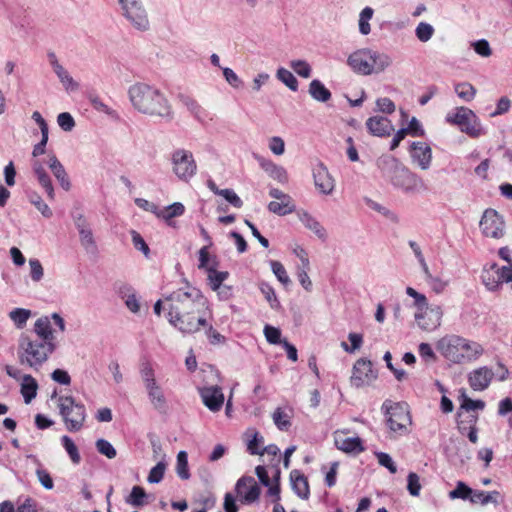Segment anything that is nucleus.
Wrapping results in <instances>:
<instances>
[{"label": "nucleus", "mask_w": 512, "mask_h": 512, "mask_svg": "<svg viewBox=\"0 0 512 512\" xmlns=\"http://www.w3.org/2000/svg\"><path fill=\"white\" fill-rule=\"evenodd\" d=\"M169 302L168 320L182 333L192 334L206 327L204 310L208 309V300L202 292L189 284L173 291L165 297Z\"/></svg>", "instance_id": "f257e3e1"}, {"label": "nucleus", "mask_w": 512, "mask_h": 512, "mask_svg": "<svg viewBox=\"0 0 512 512\" xmlns=\"http://www.w3.org/2000/svg\"><path fill=\"white\" fill-rule=\"evenodd\" d=\"M128 95L132 106L138 112L151 117H172L169 101L158 88L138 82L129 87Z\"/></svg>", "instance_id": "f03ea898"}, {"label": "nucleus", "mask_w": 512, "mask_h": 512, "mask_svg": "<svg viewBox=\"0 0 512 512\" xmlns=\"http://www.w3.org/2000/svg\"><path fill=\"white\" fill-rule=\"evenodd\" d=\"M377 165L393 186L402 189L406 193L417 192L423 186L422 179L393 156L381 157Z\"/></svg>", "instance_id": "7ed1b4c3"}, {"label": "nucleus", "mask_w": 512, "mask_h": 512, "mask_svg": "<svg viewBox=\"0 0 512 512\" xmlns=\"http://www.w3.org/2000/svg\"><path fill=\"white\" fill-rule=\"evenodd\" d=\"M55 343L34 339L33 335L22 333L18 340L17 356L19 363L38 370L55 351Z\"/></svg>", "instance_id": "20e7f679"}, {"label": "nucleus", "mask_w": 512, "mask_h": 512, "mask_svg": "<svg viewBox=\"0 0 512 512\" xmlns=\"http://www.w3.org/2000/svg\"><path fill=\"white\" fill-rule=\"evenodd\" d=\"M438 351L449 361L461 363L479 356L483 349L480 344L470 342L457 335H448L437 343Z\"/></svg>", "instance_id": "39448f33"}, {"label": "nucleus", "mask_w": 512, "mask_h": 512, "mask_svg": "<svg viewBox=\"0 0 512 512\" xmlns=\"http://www.w3.org/2000/svg\"><path fill=\"white\" fill-rule=\"evenodd\" d=\"M58 407L68 431L76 432L83 427L86 419V409L83 404L76 402L72 396H60Z\"/></svg>", "instance_id": "423d86ee"}, {"label": "nucleus", "mask_w": 512, "mask_h": 512, "mask_svg": "<svg viewBox=\"0 0 512 512\" xmlns=\"http://www.w3.org/2000/svg\"><path fill=\"white\" fill-rule=\"evenodd\" d=\"M446 121L457 125L463 133L472 138H477L483 134V128L476 114L469 108L461 106L450 112L446 116Z\"/></svg>", "instance_id": "0eeeda50"}, {"label": "nucleus", "mask_w": 512, "mask_h": 512, "mask_svg": "<svg viewBox=\"0 0 512 512\" xmlns=\"http://www.w3.org/2000/svg\"><path fill=\"white\" fill-rule=\"evenodd\" d=\"M382 410L387 416V425L393 432L405 433L407 426L411 424L408 405L405 402L393 403L391 400L384 401Z\"/></svg>", "instance_id": "6e6552de"}, {"label": "nucleus", "mask_w": 512, "mask_h": 512, "mask_svg": "<svg viewBox=\"0 0 512 512\" xmlns=\"http://www.w3.org/2000/svg\"><path fill=\"white\" fill-rule=\"evenodd\" d=\"M123 17L138 31H147L150 21L142 0H117Z\"/></svg>", "instance_id": "1a4fd4ad"}, {"label": "nucleus", "mask_w": 512, "mask_h": 512, "mask_svg": "<svg viewBox=\"0 0 512 512\" xmlns=\"http://www.w3.org/2000/svg\"><path fill=\"white\" fill-rule=\"evenodd\" d=\"M173 172L184 181H188L196 173V163L190 151L178 149L172 154Z\"/></svg>", "instance_id": "9d476101"}, {"label": "nucleus", "mask_w": 512, "mask_h": 512, "mask_svg": "<svg viewBox=\"0 0 512 512\" xmlns=\"http://www.w3.org/2000/svg\"><path fill=\"white\" fill-rule=\"evenodd\" d=\"M504 219L494 209H486L480 220V229L486 237L499 239L504 236Z\"/></svg>", "instance_id": "9b49d317"}, {"label": "nucleus", "mask_w": 512, "mask_h": 512, "mask_svg": "<svg viewBox=\"0 0 512 512\" xmlns=\"http://www.w3.org/2000/svg\"><path fill=\"white\" fill-rule=\"evenodd\" d=\"M372 366L370 360L364 358L358 359L353 366L352 375L350 377L351 385L360 388L375 381L378 375Z\"/></svg>", "instance_id": "f8f14e48"}, {"label": "nucleus", "mask_w": 512, "mask_h": 512, "mask_svg": "<svg viewBox=\"0 0 512 512\" xmlns=\"http://www.w3.org/2000/svg\"><path fill=\"white\" fill-rule=\"evenodd\" d=\"M442 309L440 306L427 305L423 310H418L415 313V320L417 325L424 331H434L441 324Z\"/></svg>", "instance_id": "ddd939ff"}, {"label": "nucleus", "mask_w": 512, "mask_h": 512, "mask_svg": "<svg viewBox=\"0 0 512 512\" xmlns=\"http://www.w3.org/2000/svg\"><path fill=\"white\" fill-rule=\"evenodd\" d=\"M347 64L357 74L371 75L373 64L371 63L370 48L358 49L348 56Z\"/></svg>", "instance_id": "4468645a"}, {"label": "nucleus", "mask_w": 512, "mask_h": 512, "mask_svg": "<svg viewBox=\"0 0 512 512\" xmlns=\"http://www.w3.org/2000/svg\"><path fill=\"white\" fill-rule=\"evenodd\" d=\"M235 490L237 494L242 497L244 503L255 502L261 493V489L252 476H243L237 483Z\"/></svg>", "instance_id": "2eb2a0df"}, {"label": "nucleus", "mask_w": 512, "mask_h": 512, "mask_svg": "<svg viewBox=\"0 0 512 512\" xmlns=\"http://www.w3.org/2000/svg\"><path fill=\"white\" fill-rule=\"evenodd\" d=\"M314 184L320 193L330 195L335 187V181L328 171V168L319 162L313 168Z\"/></svg>", "instance_id": "dca6fc26"}, {"label": "nucleus", "mask_w": 512, "mask_h": 512, "mask_svg": "<svg viewBox=\"0 0 512 512\" xmlns=\"http://www.w3.org/2000/svg\"><path fill=\"white\" fill-rule=\"evenodd\" d=\"M204 405L212 412L219 411L224 403V395L218 386H208L199 389Z\"/></svg>", "instance_id": "f3484780"}, {"label": "nucleus", "mask_w": 512, "mask_h": 512, "mask_svg": "<svg viewBox=\"0 0 512 512\" xmlns=\"http://www.w3.org/2000/svg\"><path fill=\"white\" fill-rule=\"evenodd\" d=\"M334 443L337 449L345 453L359 454L364 451L362 440L359 437H345L344 431L334 433Z\"/></svg>", "instance_id": "a211bd4d"}, {"label": "nucleus", "mask_w": 512, "mask_h": 512, "mask_svg": "<svg viewBox=\"0 0 512 512\" xmlns=\"http://www.w3.org/2000/svg\"><path fill=\"white\" fill-rule=\"evenodd\" d=\"M411 158L422 170H427L432 161V150L425 142H413L411 145Z\"/></svg>", "instance_id": "6ab92c4d"}, {"label": "nucleus", "mask_w": 512, "mask_h": 512, "mask_svg": "<svg viewBox=\"0 0 512 512\" xmlns=\"http://www.w3.org/2000/svg\"><path fill=\"white\" fill-rule=\"evenodd\" d=\"M366 128L369 133L376 137L390 136L394 131L392 122L383 116H373L367 119Z\"/></svg>", "instance_id": "aec40b11"}, {"label": "nucleus", "mask_w": 512, "mask_h": 512, "mask_svg": "<svg viewBox=\"0 0 512 512\" xmlns=\"http://www.w3.org/2000/svg\"><path fill=\"white\" fill-rule=\"evenodd\" d=\"M493 376L491 369L480 367L469 374V384L473 390L482 391L489 386Z\"/></svg>", "instance_id": "412c9836"}, {"label": "nucleus", "mask_w": 512, "mask_h": 512, "mask_svg": "<svg viewBox=\"0 0 512 512\" xmlns=\"http://www.w3.org/2000/svg\"><path fill=\"white\" fill-rule=\"evenodd\" d=\"M32 170L38 180V183L46 191L48 198L50 200H54L55 192L52 181L43 164L39 160H34L32 162Z\"/></svg>", "instance_id": "4be33fe9"}, {"label": "nucleus", "mask_w": 512, "mask_h": 512, "mask_svg": "<svg viewBox=\"0 0 512 512\" xmlns=\"http://www.w3.org/2000/svg\"><path fill=\"white\" fill-rule=\"evenodd\" d=\"M33 332L34 339L54 343V335L49 317L42 316L38 318L34 323Z\"/></svg>", "instance_id": "5701e85b"}, {"label": "nucleus", "mask_w": 512, "mask_h": 512, "mask_svg": "<svg viewBox=\"0 0 512 512\" xmlns=\"http://www.w3.org/2000/svg\"><path fill=\"white\" fill-rule=\"evenodd\" d=\"M261 168L271 177L280 184L288 183V173L283 166L277 165L271 160L261 158L259 161Z\"/></svg>", "instance_id": "b1692460"}, {"label": "nucleus", "mask_w": 512, "mask_h": 512, "mask_svg": "<svg viewBox=\"0 0 512 512\" xmlns=\"http://www.w3.org/2000/svg\"><path fill=\"white\" fill-rule=\"evenodd\" d=\"M290 480L293 491L301 498L308 499L310 495L307 478L299 470L294 469L290 473Z\"/></svg>", "instance_id": "393cba45"}, {"label": "nucleus", "mask_w": 512, "mask_h": 512, "mask_svg": "<svg viewBox=\"0 0 512 512\" xmlns=\"http://www.w3.org/2000/svg\"><path fill=\"white\" fill-rule=\"evenodd\" d=\"M153 407L160 413L167 411V402L161 387L155 383L145 387Z\"/></svg>", "instance_id": "a878e982"}, {"label": "nucleus", "mask_w": 512, "mask_h": 512, "mask_svg": "<svg viewBox=\"0 0 512 512\" xmlns=\"http://www.w3.org/2000/svg\"><path fill=\"white\" fill-rule=\"evenodd\" d=\"M299 219L302 224L309 230L315 233V235L322 240H325L327 233L325 228L308 212L302 211L298 213Z\"/></svg>", "instance_id": "bb28decb"}, {"label": "nucleus", "mask_w": 512, "mask_h": 512, "mask_svg": "<svg viewBox=\"0 0 512 512\" xmlns=\"http://www.w3.org/2000/svg\"><path fill=\"white\" fill-rule=\"evenodd\" d=\"M37 389V381L31 375H23L21 383V394L26 404H29L36 397Z\"/></svg>", "instance_id": "cd10ccee"}, {"label": "nucleus", "mask_w": 512, "mask_h": 512, "mask_svg": "<svg viewBox=\"0 0 512 512\" xmlns=\"http://www.w3.org/2000/svg\"><path fill=\"white\" fill-rule=\"evenodd\" d=\"M310 96L318 102H327L331 99V92L318 79H314L309 84L308 90Z\"/></svg>", "instance_id": "c85d7f7f"}, {"label": "nucleus", "mask_w": 512, "mask_h": 512, "mask_svg": "<svg viewBox=\"0 0 512 512\" xmlns=\"http://www.w3.org/2000/svg\"><path fill=\"white\" fill-rule=\"evenodd\" d=\"M267 208L271 213L279 216L291 214L296 210L292 197L287 198V200L271 201Z\"/></svg>", "instance_id": "c756f323"}, {"label": "nucleus", "mask_w": 512, "mask_h": 512, "mask_svg": "<svg viewBox=\"0 0 512 512\" xmlns=\"http://www.w3.org/2000/svg\"><path fill=\"white\" fill-rule=\"evenodd\" d=\"M52 67L59 78L60 82L63 84L66 90H77L78 84L74 81V79L70 76L68 71L58 62V60L52 61Z\"/></svg>", "instance_id": "7c9ffc66"}, {"label": "nucleus", "mask_w": 512, "mask_h": 512, "mask_svg": "<svg viewBox=\"0 0 512 512\" xmlns=\"http://www.w3.org/2000/svg\"><path fill=\"white\" fill-rule=\"evenodd\" d=\"M501 500V494L498 491H479L475 490L473 496L471 498L472 504H481L487 505L489 503H493L494 505H498Z\"/></svg>", "instance_id": "2f4dec72"}, {"label": "nucleus", "mask_w": 512, "mask_h": 512, "mask_svg": "<svg viewBox=\"0 0 512 512\" xmlns=\"http://www.w3.org/2000/svg\"><path fill=\"white\" fill-rule=\"evenodd\" d=\"M185 211V207L180 202H175L164 209H161V213H159V218H162L167 225L174 226V221L172 220L174 217L181 216Z\"/></svg>", "instance_id": "473e14b6"}, {"label": "nucleus", "mask_w": 512, "mask_h": 512, "mask_svg": "<svg viewBox=\"0 0 512 512\" xmlns=\"http://www.w3.org/2000/svg\"><path fill=\"white\" fill-rule=\"evenodd\" d=\"M371 55V63L373 64V73L383 72L386 68H388L392 64L391 57L382 52H378L370 49Z\"/></svg>", "instance_id": "72a5a7b5"}, {"label": "nucleus", "mask_w": 512, "mask_h": 512, "mask_svg": "<svg viewBox=\"0 0 512 512\" xmlns=\"http://www.w3.org/2000/svg\"><path fill=\"white\" fill-rule=\"evenodd\" d=\"M374 9L367 6L361 10L358 19L359 33L363 36H367L371 32L370 20L373 18Z\"/></svg>", "instance_id": "f704fd0d"}, {"label": "nucleus", "mask_w": 512, "mask_h": 512, "mask_svg": "<svg viewBox=\"0 0 512 512\" xmlns=\"http://www.w3.org/2000/svg\"><path fill=\"white\" fill-rule=\"evenodd\" d=\"M208 281L213 291H218L222 283L228 278L229 274L225 271H217L214 267L207 268Z\"/></svg>", "instance_id": "c9c22d12"}, {"label": "nucleus", "mask_w": 512, "mask_h": 512, "mask_svg": "<svg viewBox=\"0 0 512 512\" xmlns=\"http://www.w3.org/2000/svg\"><path fill=\"white\" fill-rule=\"evenodd\" d=\"M176 473L182 480H188L191 476L188 467V454L186 451H180L177 454Z\"/></svg>", "instance_id": "e433bc0d"}, {"label": "nucleus", "mask_w": 512, "mask_h": 512, "mask_svg": "<svg viewBox=\"0 0 512 512\" xmlns=\"http://www.w3.org/2000/svg\"><path fill=\"white\" fill-rule=\"evenodd\" d=\"M474 490L467 486L464 482L458 481L454 490L449 492V498L454 499H462L469 500L471 502V498L473 496Z\"/></svg>", "instance_id": "4c0bfd02"}, {"label": "nucleus", "mask_w": 512, "mask_h": 512, "mask_svg": "<svg viewBox=\"0 0 512 512\" xmlns=\"http://www.w3.org/2000/svg\"><path fill=\"white\" fill-rule=\"evenodd\" d=\"M454 90L457 96L465 102L472 101L476 95L475 87L468 82L456 84Z\"/></svg>", "instance_id": "58836bf2"}, {"label": "nucleus", "mask_w": 512, "mask_h": 512, "mask_svg": "<svg viewBox=\"0 0 512 512\" xmlns=\"http://www.w3.org/2000/svg\"><path fill=\"white\" fill-rule=\"evenodd\" d=\"M276 77L279 81L285 84L290 90H298V80L296 77L287 69L281 67L276 72Z\"/></svg>", "instance_id": "ea45409f"}, {"label": "nucleus", "mask_w": 512, "mask_h": 512, "mask_svg": "<svg viewBox=\"0 0 512 512\" xmlns=\"http://www.w3.org/2000/svg\"><path fill=\"white\" fill-rule=\"evenodd\" d=\"M31 316V311L24 308H15L9 313L10 319L17 328H23Z\"/></svg>", "instance_id": "a19ab883"}, {"label": "nucleus", "mask_w": 512, "mask_h": 512, "mask_svg": "<svg viewBox=\"0 0 512 512\" xmlns=\"http://www.w3.org/2000/svg\"><path fill=\"white\" fill-rule=\"evenodd\" d=\"M259 288L265 299L269 302L270 307L274 310H278L280 308V302L277 299L274 288L264 282L259 285Z\"/></svg>", "instance_id": "79ce46f5"}, {"label": "nucleus", "mask_w": 512, "mask_h": 512, "mask_svg": "<svg viewBox=\"0 0 512 512\" xmlns=\"http://www.w3.org/2000/svg\"><path fill=\"white\" fill-rule=\"evenodd\" d=\"M79 236L80 243L87 252L95 253L97 251V246L93 237L92 230L90 228L82 229L79 232Z\"/></svg>", "instance_id": "37998d69"}, {"label": "nucleus", "mask_w": 512, "mask_h": 512, "mask_svg": "<svg viewBox=\"0 0 512 512\" xmlns=\"http://www.w3.org/2000/svg\"><path fill=\"white\" fill-rule=\"evenodd\" d=\"M61 442L66 452L68 453L71 461L74 464H79L81 461V456L73 440L69 436L64 435L61 438Z\"/></svg>", "instance_id": "c03bdc74"}, {"label": "nucleus", "mask_w": 512, "mask_h": 512, "mask_svg": "<svg viewBox=\"0 0 512 512\" xmlns=\"http://www.w3.org/2000/svg\"><path fill=\"white\" fill-rule=\"evenodd\" d=\"M167 468V463L164 460L159 461L153 468H151L147 481L151 484H157L162 481L165 471Z\"/></svg>", "instance_id": "a18cd8bd"}, {"label": "nucleus", "mask_w": 512, "mask_h": 512, "mask_svg": "<svg viewBox=\"0 0 512 512\" xmlns=\"http://www.w3.org/2000/svg\"><path fill=\"white\" fill-rule=\"evenodd\" d=\"M140 375L144 386H150L152 384L157 383L155 378V372L150 362L145 361L140 365Z\"/></svg>", "instance_id": "49530a36"}, {"label": "nucleus", "mask_w": 512, "mask_h": 512, "mask_svg": "<svg viewBox=\"0 0 512 512\" xmlns=\"http://www.w3.org/2000/svg\"><path fill=\"white\" fill-rule=\"evenodd\" d=\"M146 496V492L142 487L134 486L131 490V493L126 498V502L133 506L140 507L145 504L144 498Z\"/></svg>", "instance_id": "de8ad7c7"}, {"label": "nucleus", "mask_w": 512, "mask_h": 512, "mask_svg": "<svg viewBox=\"0 0 512 512\" xmlns=\"http://www.w3.org/2000/svg\"><path fill=\"white\" fill-rule=\"evenodd\" d=\"M270 266L272 272L274 273L279 282H281L284 286H287L291 283L287 271L281 262L272 260L270 261Z\"/></svg>", "instance_id": "09e8293b"}, {"label": "nucleus", "mask_w": 512, "mask_h": 512, "mask_svg": "<svg viewBox=\"0 0 512 512\" xmlns=\"http://www.w3.org/2000/svg\"><path fill=\"white\" fill-rule=\"evenodd\" d=\"M433 34V26L426 22H420L415 29V35L421 42H428L432 38Z\"/></svg>", "instance_id": "8fccbe9b"}, {"label": "nucleus", "mask_w": 512, "mask_h": 512, "mask_svg": "<svg viewBox=\"0 0 512 512\" xmlns=\"http://www.w3.org/2000/svg\"><path fill=\"white\" fill-rule=\"evenodd\" d=\"M290 67L302 78H309L311 76L312 68L305 60H292L290 62Z\"/></svg>", "instance_id": "3c124183"}, {"label": "nucleus", "mask_w": 512, "mask_h": 512, "mask_svg": "<svg viewBox=\"0 0 512 512\" xmlns=\"http://www.w3.org/2000/svg\"><path fill=\"white\" fill-rule=\"evenodd\" d=\"M272 418L277 428L281 431H287L291 426L289 416L281 408H277L273 412Z\"/></svg>", "instance_id": "603ef678"}, {"label": "nucleus", "mask_w": 512, "mask_h": 512, "mask_svg": "<svg viewBox=\"0 0 512 512\" xmlns=\"http://www.w3.org/2000/svg\"><path fill=\"white\" fill-rule=\"evenodd\" d=\"M97 451L106 456L108 459H114L117 455L116 449L113 447V445L105 440V439H98L95 443Z\"/></svg>", "instance_id": "864d4df0"}, {"label": "nucleus", "mask_w": 512, "mask_h": 512, "mask_svg": "<svg viewBox=\"0 0 512 512\" xmlns=\"http://www.w3.org/2000/svg\"><path fill=\"white\" fill-rule=\"evenodd\" d=\"M420 477L415 472H410L407 476V490L411 496L417 497L421 491Z\"/></svg>", "instance_id": "5fc2aeb1"}, {"label": "nucleus", "mask_w": 512, "mask_h": 512, "mask_svg": "<svg viewBox=\"0 0 512 512\" xmlns=\"http://www.w3.org/2000/svg\"><path fill=\"white\" fill-rule=\"evenodd\" d=\"M491 270H495V274H497L500 284L502 282H512V264L498 267V265L494 263L491 265Z\"/></svg>", "instance_id": "6e6d98bb"}, {"label": "nucleus", "mask_w": 512, "mask_h": 512, "mask_svg": "<svg viewBox=\"0 0 512 512\" xmlns=\"http://www.w3.org/2000/svg\"><path fill=\"white\" fill-rule=\"evenodd\" d=\"M182 103L185 107L198 119L201 120L204 109L198 104L196 100L189 96H183L181 98Z\"/></svg>", "instance_id": "4d7b16f0"}, {"label": "nucleus", "mask_w": 512, "mask_h": 512, "mask_svg": "<svg viewBox=\"0 0 512 512\" xmlns=\"http://www.w3.org/2000/svg\"><path fill=\"white\" fill-rule=\"evenodd\" d=\"M495 270H485L482 274V280L486 288L490 291H495L500 286L499 279L497 278V275H494Z\"/></svg>", "instance_id": "13d9d810"}, {"label": "nucleus", "mask_w": 512, "mask_h": 512, "mask_svg": "<svg viewBox=\"0 0 512 512\" xmlns=\"http://www.w3.org/2000/svg\"><path fill=\"white\" fill-rule=\"evenodd\" d=\"M471 47L481 57L487 58L492 55V49L486 39H480L472 42Z\"/></svg>", "instance_id": "bf43d9fd"}, {"label": "nucleus", "mask_w": 512, "mask_h": 512, "mask_svg": "<svg viewBox=\"0 0 512 512\" xmlns=\"http://www.w3.org/2000/svg\"><path fill=\"white\" fill-rule=\"evenodd\" d=\"M264 335L266 337V340L270 343V344H282V339H281V331L280 329L276 328V327H273L271 325H266L264 327Z\"/></svg>", "instance_id": "052dcab7"}, {"label": "nucleus", "mask_w": 512, "mask_h": 512, "mask_svg": "<svg viewBox=\"0 0 512 512\" xmlns=\"http://www.w3.org/2000/svg\"><path fill=\"white\" fill-rule=\"evenodd\" d=\"M406 293H407V295H409L410 297H412L414 299V305L417 308V311L423 310L424 307H426L428 305L426 296L424 294L417 292L414 288L407 287Z\"/></svg>", "instance_id": "680f3d73"}, {"label": "nucleus", "mask_w": 512, "mask_h": 512, "mask_svg": "<svg viewBox=\"0 0 512 512\" xmlns=\"http://www.w3.org/2000/svg\"><path fill=\"white\" fill-rule=\"evenodd\" d=\"M57 123L60 128L66 132L71 131L75 127V121L68 112H62L57 116Z\"/></svg>", "instance_id": "e2e57ef3"}, {"label": "nucleus", "mask_w": 512, "mask_h": 512, "mask_svg": "<svg viewBox=\"0 0 512 512\" xmlns=\"http://www.w3.org/2000/svg\"><path fill=\"white\" fill-rule=\"evenodd\" d=\"M375 455L377 457L378 463L381 466L387 468L390 473L395 474L397 472V466L389 454L385 452H377Z\"/></svg>", "instance_id": "0e129e2a"}, {"label": "nucleus", "mask_w": 512, "mask_h": 512, "mask_svg": "<svg viewBox=\"0 0 512 512\" xmlns=\"http://www.w3.org/2000/svg\"><path fill=\"white\" fill-rule=\"evenodd\" d=\"M29 266L31 279L35 282H39L44 275L42 264L38 259H30Z\"/></svg>", "instance_id": "69168bd1"}, {"label": "nucleus", "mask_w": 512, "mask_h": 512, "mask_svg": "<svg viewBox=\"0 0 512 512\" xmlns=\"http://www.w3.org/2000/svg\"><path fill=\"white\" fill-rule=\"evenodd\" d=\"M462 403H461V409H465L466 411L470 410H482L485 407V403L482 400H472L469 397L465 395V393H462Z\"/></svg>", "instance_id": "338daca9"}, {"label": "nucleus", "mask_w": 512, "mask_h": 512, "mask_svg": "<svg viewBox=\"0 0 512 512\" xmlns=\"http://www.w3.org/2000/svg\"><path fill=\"white\" fill-rule=\"evenodd\" d=\"M420 357L426 363H432L436 360V355L428 343H421L418 348Z\"/></svg>", "instance_id": "774afa93"}]
</instances>
